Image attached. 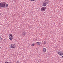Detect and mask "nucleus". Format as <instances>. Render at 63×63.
<instances>
[{
    "mask_svg": "<svg viewBox=\"0 0 63 63\" xmlns=\"http://www.w3.org/2000/svg\"><path fill=\"white\" fill-rule=\"evenodd\" d=\"M6 4V3L5 2H3L1 3V7L2 8H5V5Z\"/></svg>",
    "mask_w": 63,
    "mask_h": 63,
    "instance_id": "f257e3e1",
    "label": "nucleus"
},
{
    "mask_svg": "<svg viewBox=\"0 0 63 63\" xmlns=\"http://www.w3.org/2000/svg\"><path fill=\"white\" fill-rule=\"evenodd\" d=\"M11 47L12 48H15L16 47V45L14 44H12L11 45Z\"/></svg>",
    "mask_w": 63,
    "mask_h": 63,
    "instance_id": "f03ea898",
    "label": "nucleus"
},
{
    "mask_svg": "<svg viewBox=\"0 0 63 63\" xmlns=\"http://www.w3.org/2000/svg\"><path fill=\"white\" fill-rule=\"evenodd\" d=\"M58 54L60 56H62L63 55V53L62 51L58 52Z\"/></svg>",
    "mask_w": 63,
    "mask_h": 63,
    "instance_id": "7ed1b4c3",
    "label": "nucleus"
},
{
    "mask_svg": "<svg viewBox=\"0 0 63 63\" xmlns=\"http://www.w3.org/2000/svg\"><path fill=\"white\" fill-rule=\"evenodd\" d=\"M9 39L10 40H12L13 38V35L12 34H9Z\"/></svg>",
    "mask_w": 63,
    "mask_h": 63,
    "instance_id": "20e7f679",
    "label": "nucleus"
},
{
    "mask_svg": "<svg viewBox=\"0 0 63 63\" xmlns=\"http://www.w3.org/2000/svg\"><path fill=\"white\" fill-rule=\"evenodd\" d=\"M46 9V7H42V8H41V11H45Z\"/></svg>",
    "mask_w": 63,
    "mask_h": 63,
    "instance_id": "39448f33",
    "label": "nucleus"
},
{
    "mask_svg": "<svg viewBox=\"0 0 63 63\" xmlns=\"http://www.w3.org/2000/svg\"><path fill=\"white\" fill-rule=\"evenodd\" d=\"M22 36L23 37H25V36H26V33L25 32H23L22 33Z\"/></svg>",
    "mask_w": 63,
    "mask_h": 63,
    "instance_id": "423d86ee",
    "label": "nucleus"
},
{
    "mask_svg": "<svg viewBox=\"0 0 63 63\" xmlns=\"http://www.w3.org/2000/svg\"><path fill=\"white\" fill-rule=\"evenodd\" d=\"M44 2L47 4H48V3L49 2V1L48 0H45Z\"/></svg>",
    "mask_w": 63,
    "mask_h": 63,
    "instance_id": "0eeeda50",
    "label": "nucleus"
},
{
    "mask_svg": "<svg viewBox=\"0 0 63 63\" xmlns=\"http://www.w3.org/2000/svg\"><path fill=\"white\" fill-rule=\"evenodd\" d=\"M47 4L45 2H44L43 3L42 6L43 7H46V6L47 5Z\"/></svg>",
    "mask_w": 63,
    "mask_h": 63,
    "instance_id": "6e6552de",
    "label": "nucleus"
},
{
    "mask_svg": "<svg viewBox=\"0 0 63 63\" xmlns=\"http://www.w3.org/2000/svg\"><path fill=\"white\" fill-rule=\"evenodd\" d=\"M46 50H47V49L45 48H44L43 49V52H45L46 51Z\"/></svg>",
    "mask_w": 63,
    "mask_h": 63,
    "instance_id": "1a4fd4ad",
    "label": "nucleus"
},
{
    "mask_svg": "<svg viewBox=\"0 0 63 63\" xmlns=\"http://www.w3.org/2000/svg\"><path fill=\"white\" fill-rule=\"evenodd\" d=\"M37 43L38 44H37V45H40L41 44V43L40 42H37Z\"/></svg>",
    "mask_w": 63,
    "mask_h": 63,
    "instance_id": "9d476101",
    "label": "nucleus"
},
{
    "mask_svg": "<svg viewBox=\"0 0 63 63\" xmlns=\"http://www.w3.org/2000/svg\"><path fill=\"white\" fill-rule=\"evenodd\" d=\"M31 46H32V47H33V46H35V44H32L31 45Z\"/></svg>",
    "mask_w": 63,
    "mask_h": 63,
    "instance_id": "9b49d317",
    "label": "nucleus"
},
{
    "mask_svg": "<svg viewBox=\"0 0 63 63\" xmlns=\"http://www.w3.org/2000/svg\"><path fill=\"white\" fill-rule=\"evenodd\" d=\"M43 44L44 45H45V44H46V42L45 41L44 42H43Z\"/></svg>",
    "mask_w": 63,
    "mask_h": 63,
    "instance_id": "f8f14e48",
    "label": "nucleus"
},
{
    "mask_svg": "<svg viewBox=\"0 0 63 63\" xmlns=\"http://www.w3.org/2000/svg\"><path fill=\"white\" fill-rule=\"evenodd\" d=\"M2 38L1 37H0V42H1V41H2Z\"/></svg>",
    "mask_w": 63,
    "mask_h": 63,
    "instance_id": "ddd939ff",
    "label": "nucleus"
},
{
    "mask_svg": "<svg viewBox=\"0 0 63 63\" xmlns=\"http://www.w3.org/2000/svg\"><path fill=\"white\" fill-rule=\"evenodd\" d=\"M8 4H6V7H8Z\"/></svg>",
    "mask_w": 63,
    "mask_h": 63,
    "instance_id": "4468645a",
    "label": "nucleus"
},
{
    "mask_svg": "<svg viewBox=\"0 0 63 63\" xmlns=\"http://www.w3.org/2000/svg\"><path fill=\"white\" fill-rule=\"evenodd\" d=\"M1 3L0 2V8L1 7Z\"/></svg>",
    "mask_w": 63,
    "mask_h": 63,
    "instance_id": "2eb2a0df",
    "label": "nucleus"
},
{
    "mask_svg": "<svg viewBox=\"0 0 63 63\" xmlns=\"http://www.w3.org/2000/svg\"><path fill=\"white\" fill-rule=\"evenodd\" d=\"M19 62V61H17L16 63H18Z\"/></svg>",
    "mask_w": 63,
    "mask_h": 63,
    "instance_id": "dca6fc26",
    "label": "nucleus"
},
{
    "mask_svg": "<svg viewBox=\"0 0 63 63\" xmlns=\"http://www.w3.org/2000/svg\"><path fill=\"white\" fill-rule=\"evenodd\" d=\"M5 63H9V62H6Z\"/></svg>",
    "mask_w": 63,
    "mask_h": 63,
    "instance_id": "f3484780",
    "label": "nucleus"
},
{
    "mask_svg": "<svg viewBox=\"0 0 63 63\" xmlns=\"http://www.w3.org/2000/svg\"><path fill=\"white\" fill-rule=\"evenodd\" d=\"M31 1H34L35 0H30Z\"/></svg>",
    "mask_w": 63,
    "mask_h": 63,
    "instance_id": "a211bd4d",
    "label": "nucleus"
},
{
    "mask_svg": "<svg viewBox=\"0 0 63 63\" xmlns=\"http://www.w3.org/2000/svg\"><path fill=\"white\" fill-rule=\"evenodd\" d=\"M8 63H12L11 62H8Z\"/></svg>",
    "mask_w": 63,
    "mask_h": 63,
    "instance_id": "6ab92c4d",
    "label": "nucleus"
},
{
    "mask_svg": "<svg viewBox=\"0 0 63 63\" xmlns=\"http://www.w3.org/2000/svg\"><path fill=\"white\" fill-rule=\"evenodd\" d=\"M36 44L37 45V44H38V43H37V42L36 43Z\"/></svg>",
    "mask_w": 63,
    "mask_h": 63,
    "instance_id": "aec40b11",
    "label": "nucleus"
},
{
    "mask_svg": "<svg viewBox=\"0 0 63 63\" xmlns=\"http://www.w3.org/2000/svg\"><path fill=\"white\" fill-rule=\"evenodd\" d=\"M1 48V47H0V49Z\"/></svg>",
    "mask_w": 63,
    "mask_h": 63,
    "instance_id": "412c9836",
    "label": "nucleus"
}]
</instances>
